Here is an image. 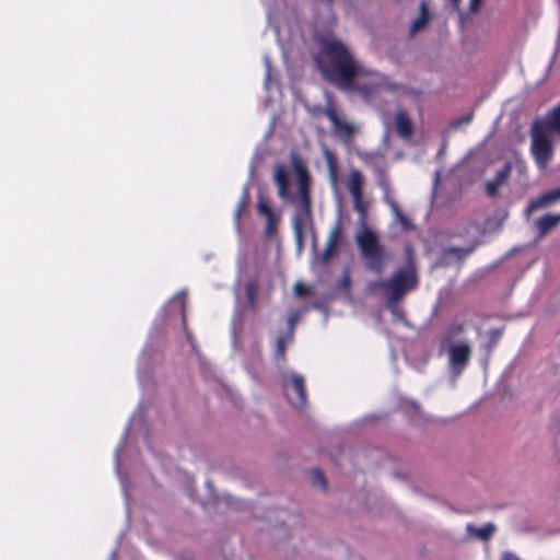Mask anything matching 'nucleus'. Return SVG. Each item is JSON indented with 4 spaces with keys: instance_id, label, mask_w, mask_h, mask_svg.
Instances as JSON below:
<instances>
[{
    "instance_id": "nucleus-2",
    "label": "nucleus",
    "mask_w": 560,
    "mask_h": 560,
    "mask_svg": "<svg viewBox=\"0 0 560 560\" xmlns=\"http://www.w3.org/2000/svg\"><path fill=\"white\" fill-rule=\"evenodd\" d=\"M293 168L296 178V189L294 192H290V182L285 167L281 164L276 165L273 180L278 188V196L290 202L296 210L293 219L296 245H316V237L310 226L312 214V177L306 165L296 158L293 159Z\"/></svg>"
},
{
    "instance_id": "nucleus-14",
    "label": "nucleus",
    "mask_w": 560,
    "mask_h": 560,
    "mask_svg": "<svg viewBox=\"0 0 560 560\" xmlns=\"http://www.w3.org/2000/svg\"><path fill=\"white\" fill-rule=\"evenodd\" d=\"M560 224V213H547L536 221L538 234L540 236L548 234Z\"/></svg>"
},
{
    "instance_id": "nucleus-30",
    "label": "nucleus",
    "mask_w": 560,
    "mask_h": 560,
    "mask_svg": "<svg viewBox=\"0 0 560 560\" xmlns=\"http://www.w3.org/2000/svg\"><path fill=\"white\" fill-rule=\"evenodd\" d=\"M475 247H447L446 255H457L462 250L467 255L472 253Z\"/></svg>"
},
{
    "instance_id": "nucleus-5",
    "label": "nucleus",
    "mask_w": 560,
    "mask_h": 560,
    "mask_svg": "<svg viewBox=\"0 0 560 560\" xmlns=\"http://www.w3.org/2000/svg\"><path fill=\"white\" fill-rule=\"evenodd\" d=\"M284 393L291 405L303 407L307 401L304 377L300 374H291L282 381Z\"/></svg>"
},
{
    "instance_id": "nucleus-33",
    "label": "nucleus",
    "mask_w": 560,
    "mask_h": 560,
    "mask_svg": "<svg viewBox=\"0 0 560 560\" xmlns=\"http://www.w3.org/2000/svg\"><path fill=\"white\" fill-rule=\"evenodd\" d=\"M472 119V114H468L467 116L463 117L458 122L457 125H460V124H468L470 122V120Z\"/></svg>"
},
{
    "instance_id": "nucleus-17",
    "label": "nucleus",
    "mask_w": 560,
    "mask_h": 560,
    "mask_svg": "<svg viewBox=\"0 0 560 560\" xmlns=\"http://www.w3.org/2000/svg\"><path fill=\"white\" fill-rule=\"evenodd\" d=\"M430 20V13L429 9L427 7V3L422 1L420 3V14L419 16L412 22L410 26V34L415 35L417 32H419L421 28H423Z\"/></svg>"
},
{
    "instance_id": "nucleus-25",
    "label": "nucleus",
    "mask_w": 560,
    "mask_h": 560,
    "mask_svg": "<svg viewBox=\"0 0 560 560\" xmlns=\"http://www.w3.org/2000/svg\"><path fill=\"white\" fill-rule=\"evenodd\" d=\"M299 319V315L298 314H292L289 318H288V331L285 335H288V340L289 341H292L293 340V336H294V328H295V324Z\"/></svg>"
},
{
    "instance_id": "nucleus-35",
    "label": "nucleus",
    "mask_w": 560,
    "mask_h": 560,
    "mask_svg": "<svg viewBox=\"0 0 560 560\" xmlns=\"http://www.w3.org/2000/svg\"><path fill=\"white\" fill-rule=\"evenodd\" d=\"M298 249H299V255H300V254H301V250L303 249V247H302V246H299V247H298Z\"/></svg>"
},
{
    "instance_id": "nucleus-9",
    "label": "nucleus",
    "mask_w": 560,
    "mask_h": 560,
    "mask_svg": "<svg viewBox=\"0 0 560 560\" xmlns=\"http://www.w3.org/2000/svg\"><path fill=\"white\" fill-rule=\"evenodd\" d=\"M366 268L381 275L385 266L384 247H360Z\"/></svg>"
},
{
    "instance_id": "nucleus-26",
    "label": "nucleus",
    "mask_w": 560,
    "mask_h": 560,
    "mask_svg": "<svg viewBox=\"0 0 560 560\" xmlns=\"http://www.w3.org/2000/svg\"><path fill=\"white\" fill-rule=\"evenodd\" d=\"M501 187L502 186L499 183H497L494 179H492L487 183L486 191H487L488 196L494 198L499 195Z\"/></svg>"
},
{
    "instance_id": "nucleus-31",
    "label": "nucleus",
    "mask_w": 560,
    "mask_h": 560,
    "mask_svg": "<svg viewBox=\"0 0 560 560\" xmlns=\"http://www.w3.org/2000/svg\"><path fill=\"white\" fill-rule=\"evenodd\" d=\"M339 247H325L323 260L327 262L334 255L338 253Z\"/></svg>"
},
{
    "instance_id": "nucleus-4",
    "label": "nucleus",
    "mask_w": 560,
    "mask_h": 560,
    "mask_svg": "<svg viewBox=\"0 0 560 560\" xmlns=\"http://www.w3.org/2000/svg\"><path fill=\"white\" fill-rule=\"evenodd\" d=\"M365 179L358 170H352L347 182V189L352 197L353 208L361 215L362 221L368 215V205L363 200Z\"/></svg>"
},
{
    "instance_id": "nucleus-8",
    "label": "nucleus",
    "mask_w": 560,
    "mask_h": 560,
    "mask_svg": "<svg viewBox=\"0 0 560 560\" xmlns=\"http://www.w3.org/2000/svg\"><path fill=\"white\" fill-rule=\"evenodd\" d=\"M323 114L329 119L335 132L338 136L350 138L354 133L353 126L340 118L336 105L331 98L328 100L326 106L323 108Z\"/></svg>"
},
{
    "instance_id": "nucleus-12",
    "label": "nucleus",
    "mask_w": 560,
    "mask_h": 560,
    "mask_svg": "<svg viewBox=\"0 0 560 560\" xmlns=\"http://www.w3.org/2000/svg\"><path fill=\"white\" fill-rule=\"evenodd\" d=\"M395 128L397 135L402 139H409L413 135V125L404 110H399L395 115Z\"/></svg>"
},
{
    "instance_id": "nucleus-34",
    "label": "nucleus",
    "mask_w": 560,
    "mask_h": 560,
    "mask_svg": "<svg viewBox=\"0 0 560 560\" xmlns=\"http://www.w3.org/2000/svg\"><path fill=\"white\" fill-rule=\"evenodd\" d=\"M503 560H521L520 558H517L516 556L512 555V553H506L504 556V559Z\"/></svg>"
},
{
    "instance_id": "nucleus-22",
    "label": "nucleus",
    "mask_w": 560,
    "mask_h": 560,
    "mask_svg": "<svg viewBox=\"0 0 560 560\" xmlns=\"http://www.w3.org/2000/svg\"><path fill=\"white\" fill-rule=\"evenodd\" d=\"M312 483L323 490L327 489L326 478L320 469L315 468L312 470Z\"/></svg>"
},
{
    "instance_id": "nucleus-13",
    "label": "nucleus",
    "mask_w": 560,
    "mask_h": 560,
    "mask_svg": "<svg viewBox=\"0 0 560 560\" xmlns=\"http://www.w3.org/2000/svg\"><path fill=\"white\" fill-rule=\"evenodd\" d=\"M368 217L362 221L359 214L360 232L357 234V245H378L377 234L368 226Z\"/></svg>"
},
{
    "instance_id": "nucleus-28",
    "label": "nucleus",
    "mask_w": 560,
    "mask_h": 560,
    "mask_svg": "<svg viewBox=\"0 0 560 560\" xmlns=\"http://www.w3.org/2000/svg\"><path fill=\"white\" fill-rule=\"evenodd\" d=\"M294 293L296 296H307L311 293V289L302 282H296L294 285Z\"/></svg>"
},
{
    "instance_id": "nucleus-27",
    "label": "nucleus",
    "mask_w": 560,
    "mask_h": 560,
    "mask_svg": "<svg viewBox=\"0 0 560 560\" xmlns=\"http://www.w3.org/2000/svg\"><path fill=\"white\" fill-rule=\"evenodd\" d=\"M326 162H327V165H328V168H329V172L331 174V176H335L336 174V170H337V161H336V158L334 156L332 153L326 151Z\"/></svg>"
},
{
    "instance_id": "nucleus-7",
    "label": "nucleus",
    "mask_w": 560,
    "mask_h": 560,
    "mask_svg": "<svg viewBox=\"0 0 560 560\" xmlns=\"http://www.w3.org/2000/svg\"><path fill=\"white\" fill-rule=\"evenodd\" d=\"M450 366L456 374H460L468 365L471 357V347L468 343H456L447 347Z\"/></svg>"
},
{
    "instance_id": "nucleus-11",
    "label": "nucleus",
    "mask_w": 560,
    "mask_h": 560,
    "mask_svg": "<svg viewBox=\"0 0 560 560\" xmlns=\"http://www.w3.org/2000/svg\"><path fill=\"white\" fill-rule=\"evenodd\" d=\"M559 200H560V187L552 189V190H548V191L541 194L536 199L532 200L528 205L527 210L529 212H532L539 208L548 207Z\"/></svg>"
},
{
    "instance_id": "nucleus-3",
    "label": "nucleus",
    "mask_w": 560,
    "mask_h": 560,
    "mask_svg": "<svg viewBox=\"0 0 560 560\" xmlns=\"http://www.w3.org/2000/svg\"><path fill=\"white\" fill-rule=\"evenodd\" d=\"M418 284L419 277L415 264L413 247H406L405 266L395 270L388 279L371 283L370 289H382L387 295V304L394 306L407 293L416 290Z\"/></svg>"
},
{
    "instance_id": "nucleus-32",
    "label": "nucleus",
    "mask_w": 560,
    "mask_h": 560,
    "mask_svg": "<svg viewBox=\"0 0 560 560\" xmlns=\"http://www.w3.org/2000/svg\"><path fill=\"white\" fill-rule=\"evenodd\" d=\"M482 0H470V10L477 11L481 4Z\"/></svg>"
},
{
    "instance_id": "nucleus-24",
    "label": "nucleus",
    "mask_w": 560,
    "mask_h": 560,
    "mask_svg": "<svg viewBox=\"0 0 560 560\" xmlns=\"http://www.w3.org/2000/svg\"><path fill=\"white\" fill-rule=\"evenodd\" d=\"M378 185L384 191V200L386 201V198L392 197V196H390V183L384 173L381 174V177L378 179Z\"/></svg>"
},
{
    "instance_id": "nucleus-19",
    "label": "nucleus",
    "mask_w": 560,
    "mask_h": 560,
    "mask_svg": "<svg viewBox=\"0 0 560 560\" xmlns=\"http://www.w3.org/2000/svg\"><path fill=\"white\" fill-rule=\"evenodd\" d=\"M494 529L495 528L491 523H488L481 527H475L471 524L467 525V532L480 540H488L493 535Z\"/></svg>"
},
{
    "instance_id": "nucleus-18",
    "label": "nucleus",
    "mask_w": 560,
    "mask_h": 560,
    "mask_svg": "<svg viewBox=\"0 0 560 560\" xmlns=\"http://www.w3.org/2000/svg\"><path fill=\"white\" fill-rule=\"evenodd\" d=\"M258 290H259V282L256 278H253L249 281H247V283L245 285V293H246L248 307L252 311L256 310Z\"/></svg>"
},
{
    "instance_id": "nucleus-36",
    "label": "nucleus",
    "mask_w": 560,
    "mask_h": 560,
    "mask_svg": "<svg viewBox=\"0 0 560 560\" xmlns=\"http://www.w3.org/2000/svg\"><path fill=\"white\" fill-rule=\"evenodd\" d=\"M453 3L457 4L459 0H451Z\"/></svg>"
},
{
    "instance_id": "nucleus-29",
    "label": "nucleus",
    "mask_w": 560,
    "mask_h": 560,
    "mask_svg": "<svg viewBox=\"0 0 560 560\" xmlns=\"http://www.w3.org/2000/svg\"><path fill=\"white\" fill-rule=\"evenodd\" d=\"M351 285V279H350V275L348 271H346L341 279L339 280L338 282V288L341 289V290H345V291H348L349 288Z\"/></svg>"
},
{
    "instance_id": "nucleus-1",
    "label": "nucleus",
    "mask_w": 560,
    "mask_h": 560,
    "mask_svg": "<svg viewBox=\"0 0 560 560\" xmlns=\"http://www.w3.org/2000/svg\"><path fill=\"white\" fill-rule=\"evenodd\" d=\"M325 77L337 86L358 92L364 101H372L383 92H396L404 86L390 82L386 75L373 73L369 82L355 83L363 74L351 51L339 40H328L323 47Z\"/></svg>"
},
{
    "instance_id": "nucleus-20",
    "label": "nucleus",
    "mask_w": 560,
    "mask_h": 560,
    "mask_svg": "<svg viewBox=\"0 0 560 560\" xmlns=\"http://www.w3.org/2000/svg\"><path fill=\"white\" fill-rule=\"evenodd\" d=\"M290 341L288 340V335L279 336L275 343V352L273 358L278 362H284L285 361V351L287 346Z\"/></svg>"
},
{
    "instance_id": "nucleus-10",
    "label": "nucleus",
    "mask_w": 560,
    "mask_h": 560,
    "mask_svg": "<svg viewBox=\"0 0 560 560\" xmlns=\"http://www.w3.org/2000/svg\"><path fill=\"white\" fill-rule=\"evenodd\" d=\"M386 203L388 205L394 223L397 224L402 232H410L416 230V225L412 222V219L402 211L399 205L393 197L386 198Z\"/></svg>"
},
{
    "instance_id": "nucleus-16",
    "label": "nucleus",
    "mask_w": 560,
    "mask_h": 560,
    "mask_svg": "<svg viewBox=\"0 0 560 560\" xmlns=\"http://www.w3.org/2000/svg\"><path fill=\"white\" fill-rule=\"evenodd\" d=\"M345 240L342 220L338 218L330 228L326 245H342Z\"/></svg>"
},
{
    "instance_id": "nucleus-23",
    "label": "nucleus",
    "mask_w": 560,
    "mask_h": 560,
    "mask_svg": "<svg viewBox=\"0 0 560 560\" xmlns=\"http://www.w3.org/2000/svg\"><path fill=\"white\" fill-rule=\"evenodd\" d=\"M510 174H511V164L506 163L500 171L497 172L493 179L497 183H499L501 186H503L508 182Z\"/></svg>"
},
{
    "instance_id": "nucleus-15",
    "label": "nucleus",
    "mask_w": 560,
    "mask_h": 560,
    "mask_svg": "<svg viewBox=\"0 0 560 560\" xmlns=\"http://www.w3.org/2000/svg\"><path fill=\"white\" fill-rule=\"evenodd\" d=\"M465 330V324L464 323H452L450 324L445 332L441 339V350H445L448 346H451V342L459 335H462Z\"/></svg>"
},
{
    "instance_id": "nucleus-21",
    "label": "nucleus",
    "mask_w": 560,
    "mask_h": 560,
    "mask_svg": "<svg viewBox=\"0 0 560 560\" xmlns=\"http://www.w3.org/2000/svg\"><path fill=\"white\" fill-rule=\"evenodd\" d=\"M248 202H249L248 192L245 191L243 194V196L241 197V199L238 200V202L236 205V208H235V211H234V221H235V224H236V226L238 229L241 226L242 215L246 211Z\"/></svg>"
},
{
    "instance_id": "nucleus-6",
    "label": "nucleus",
    "mask_w": 560,
    "mask_h": 560,
    "mask_svg": "<svg viewBox=\"0 0 560 560\" xmlns=\"http://www.w3.org/2000/svg\"><path fill=\"white\" fill-rule=\"evenodd\" d=\"M257 211L266 218L265 237L268 242L277 241L278 226L280 224V214L276 213L268 200L260 198L257 205Z\"/></svg>"
}]
</instances>
